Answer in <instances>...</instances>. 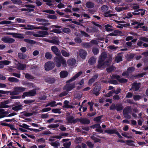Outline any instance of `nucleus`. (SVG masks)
I'll return each instance as SVG.
<instances>
[{
  "instance_id": "nucleus-1",
  "label": "nucleus",
  "mask_w": 148,
  "mask_h": 148,
  "mask_svg": "<svg viewBox=\"0 0 148 148\" xmlns=\"http://www.w3.org/2000/svg\"><path fill=\"white\" fill-rule=\"evenodd\" d=\"M107 54L106 52L102 53L99 57L98 60V64L97 66L98 68L102 69L108 66L111 63V60H110L109 61L105 62L104 63L103 62L106 58Z\"/></svg>"
},
{
  "instance_id": "nucleus-2",
  "label": "nucleus",
  "mask_w": 148,
  "mask_h": 148,
  "mask_svg": "<svg viewBox=\"0 0 148 148\" xmlns=\"http://www.w3.org/2000/svg\"><path fill=\"white\" fill-rule=\"evenodd\" d=\"M26 88L22 87H16L14 88V91H9L0 90V93L9 94L11 95H15L19 94V92L24 91Z\"/></svg>"
},
{
  "instance_id": "nucleus-3",
  "label": "nucleus",
  "mask_w": 148,
  "mask_h": 148,
  "mask_svg": "<svg viewBox=\"0 0 148 148\" xmlns=\"http://www.w3.org/2000/svg\"><path fill=\"white\" fill-rule=\"evenodd\" d=\"M23 26L24 27L25 29H41L46 30H48V28L46 27H36L31 25H27V26H26L25 25H23Z\"/></svg>"
},
{
  "instance_id": "nucleus-4",
  "label": "nucleus",
  "mask_w": 148,
  "mask_h": 148,
  "mask_svg": "<svg viewBox=\"0 0 148 148\" xmlns=\"http://www.w3.org/2000/svg\"><path fill=\"white\" fill-rule=\"evenodd\" d=\"M48 34V32L45 31H41L37 32L34 34L33 35L34 36L38 37H44Z\"/></svg>"
},
{
  "instance_id": "nucleus-5",
  "label": "nucleus",
  "mask_w": 148,
  "mask_h": 148,
  "mask_svg": "<svg viewBox=\"0 0 148 148\" xmlns=\"http://www.w3.org/2000/svg\"><path fill=\"white\" fill-rule=\"evenodd\" d=\"M55 66V64L52 62H48L45 64V69L46 71H49L51 69Z\"/></svg>"
},
{
  "instance_id": "nucleus-6",
  "label": "nucleus",
  "mask_w": 148,
  "mask_h": 148,
  "mask_svg": "<svg viewBox=\"0 0 148 148\" xmlns=\"http://www.w3.org/2000/svg\"><path fill=\"white\" fill-rule=\"evenodd\" d=\"M1 40L4 42L8 43H11L14 42L15 41V40L14 39L8 36L3 37L2 38Z\"/></svg>"
},
{
  "instance_id": "nucleus-7",
  "label": "nucleus",
  "mask_w": 148,
  "mask_h": 148,
  "mask_svg": "<svg viewBox=\"0 0 148 148\" xmlns=\"http://www.w3.org/2000/svg\"><path fill=\"white\" fill-rule=\"evenodd\" d=\"M36 94V91L34 90H32L29 92H24L23 94L22 97L23 98H25L26 96H34Z\"/></svg>"
},
{
  "instance_id": "nucleus-8",
  "label": "nucleus",
  "mask_w": 148,
  "mask_h": 148,
  "mask_svg": "<svg viewBox=\"0 0 148 148\" xmlns=\"http://www.w3.org/2000/svg\"><path fill=\"white\" fill-rule=\"evenodd\" d=\"M112 77L113 79H115L121 83H125L127 82V80L123 78H121L117 75H114L112 76Z\"/></svg>"
},
{
  "instance_id": "nucleus-9",
  "label": "nucleus",
  "mask_w": 148,
  "mask_h": 148,
  "mask_svg": "<svg viewBox=\"0 0 148 148\" xmlns=\"http://www.w3.org/2000/svg\"><path fill=\"white\" fill-rule=\"evenodd\" d=\"M75 87V84H66L64 87V90L67 91L72 90Z\"/></svg>"
},
{
  "instance_id": "nucleus-10",
  "label": "nucleus",
  "mask_w": 148,
  "mask_h": 148,
  "mask_svg": "<svg viewBox=\"0 0 148 148\" xmlns=\"http://www.w3.org/2000/svg\"><path fill=\"white\" fill-rule=\"evenodd\" d=\"M91 127L92 128H96V131L99 132L100 133H102L103 132V131L101 130V127L99 124H96L91 126Z\"/></svg>"
},
{
  "instance_id": "nucleus-11",
  "label": "nucleus",
  "mask_w": 148,
  "mask_h": 148,
  "mask_svg": "<svg viewBox=\"0 0 148 148\" xmlns=\"http://www.w3.org/2000/svg\"><path fill=\"white\" fill-rule=\"evenodd\" d=\"M134 70V68L133 67H131L128 68L126 72H124L122 74L123 76L128 75L130 73L133 72Z\"/></svg>"
},
{
  "instance_id": "nucleus-12",
  "label": "nucleus",
  "mask_w": 148,
  "mask_h": 148,
  "mask_svg": "<svg viewBox=\"0 0 148 148\" xmlns=\"http://www.w3.org/2000/svg\"><path fill=\"white\" fill-rule=\"evenodd\" d=\"M7 34L12 35L13 37L16 38H24L22 35L16 33H7Z\"/></svg>"
},
{
  "instance_id": "nucleus-13",
  "label": "nucleus",
  "mask_w": 148,
  "mask_h": 148,
  "mask_svg": "<svg viewBox=\"0 0 148 148\" xmlns=\"http://www.w3.org/2000/svg\"><path fill=\"white\" fill-rule=\"evenodd\" d=\"M52 51L56 55L59 56L60 53L58 49L55 46H53L51 47Z\"/></svg>"
},
{
  "instance_id": "nucleus-14",
  "label": "nucleus",
  "mask_w": 148,
  "mask_h": 148,
  "mask_svg": "<svg viewBox=\"0 0 148 148\" xmlns=\"http://www.w3.org/2000/svg\"><path fill=\"white\" fill-rule=\"evenodd\" d=\"M67 63L69 66H75L76 64V60L73 58L70 59L67 61Z\"/></svg>"
},
{
  "instance_id": "nucleus-15",
  "label": "nucleus",
  "mask_w": 148,
  "mask_h": 148,
  "mask_svg": "<svg viewBox=\"0 0 148 148\" xmlns=\"http://www.w3.org/2000/svg\"><path fill=\"white\" fill-rule=\"evenodd\" d=\"M121 89L120 88L117 89L116 91L114 90H112L108 94V95H106V97H109L111 96L113 93H115L116 94H118L120 92Z\"/></svg>"
},
{
  "instance_id": "nucleus-16",
  "label": "nucleus",
  "mask_w": 148,
  "mask_h": 148,
  "mask_svg": "<svg viewBox=\"0 0 148 148\" xmlns=\"http://www.w3.org/2000/svg\"><path fill=\"white\" fill-rule=\"evenodd\" d=\"M79 54L82 58L84 59L86 56V52L84 50H81L79 51Z\"/></svg>"
},
{
  "instance_id": "nucleus-17",
  "label": "nucleus",
  "mask_w": 148,
  "mask_h": 148,
  "mask_svg": "<svg viewBox=\"0 0 148 148\" xmlns=\"http://www.w3.org/2000/svg\"><path fill=\"white\" fill-rule=\"evenodd\" d=\"M54 26L57 29H53L52 31V32L58 34H60L62 32L61 30L60 29L61 28V26L57 25H54Z\"/></svg>"
},
{
  "instance_id": "nucleus-18",
  "label": "nucleus",
  "mask_w": 148,
  "mask_h": 148,
  "mask_svg": "<svg viewBox=\"0 0 148 148\" xmlns=\"http://www.w3.org/2000/svg\"><path fill=\"white\" fill-rule=\"evenodd\" d=\"M60 59V56L58 57H55L54 58V60L56 62V66L58 67H60L61 65V62L59 60Z\"/></svg>"
},
{
  "instance_id": "nucleus-19",
  "label": "nucleus",
  "mask_w": 148,
  "mask_h": 148,
  "mask_svg": "<svg viewBox=\"0 0 148 148\" xmlns=\"http://www.w3.org/2000/svg\"><path fill=\"white\" fill-rule=\"evenodd\" d=\"M9 103V101L8 100H7L1 103L0 104L1 107L2 108H8L9 106L8 105H6V104Z\"/></svg>"
},
{
  "instance_id": "nucleus-20",
  "label": "nucleus",
  "mask_w": 148,
  "mask_h": 148,
  "mask_svg": "<svg viewBox=\"0 0 148 148\" xmlns=\"http://www.w3.org/2000/svg\"><path fill=\"white\" fill-rule=\"evenodd\" d=\"M130 109L131 108L130 107L128 106L126 107L124 110L123 111V114L124 116L125 117H127V115L128 114L129 112Z\"/></svg>"
},
{
  "instance_id": "nucleus-21",
  "label": "nucleus",
  "mask_w": 148,
  "mask_h": 148,
  "mask_svg": "<svg viewBox=\"0 0 148 148\" xmlns=\"http://www.w3.org/2000/svg\"><path fill=\"white\" fill-rule=\"evenodd\" d=\"M8 113L6 111H5L3 109L0 110V119L5 116Z\"/></svg>"
},
{
  "instance_id": "nucleus-22",
  "label": "nucleus",
  "mask_w": 148,
  "mask_h": 148,
  "mask_svg": "<svg viewBox=\"0 0 148 148\" xmlns=\"http://www.w3.org/2000/svg\"><path fill=\"white\" fill-rule=\"evenodd\" d=\"M131 24L132 25H136V26L135 27L138 28L139 27H140L143 25V23H139L137 21L133 22Z\"/></svg>"
},
{
  "instance_id": "nucleus-23",
  "label": "nucleus",
  "mask_w": 148,
  "mask_h": 148,
  "mask_svg": "<svg viewBox=\"0 0 148 148\" xmlns=\"http://www.w3.org/2000/svg\"><path fill=\"white\" fill-rule=\"evenodd\" d=\"M82 72H79L77 73L73 77L70 79L68 82H71L75 80L77 78L79 77L82 74Z\"/></svg>"
},
{
  "instance_id": "nucleus-24",
  "label": "nucleus",
  "mask_w": 148,
  "mask_h": 148,
  "mask_svg": "<svg viewBox=\"0 0 148 148\" xmlns=\"http://www.w3.org/2000/svg\"><path fill=\"white\" fill-rule=\"evenodd\" d=\"M68 73L65 71H62L60 73V75L61 78H64L67 76Z\"/></svg>"
},
{
  "instance_id": "nucleus-25",
  "label": "nucleus",
  "mask_w": 148,
  "mask_h": 148,
  "mask_svg": "<svg viewBox=\"0 0 148 148\" xmlns=\"http://www.w3.org/2000/svg\"><path fill=\"white\" fill-rule=\"evenodd\" d=\"M129 6H127L125 7H118L115 8V10L118 12H120L121 11L127 10L129 8Z\"/></svg>"
},
{
  "instance_id": "nucleus-26",
  "label": "nucleus",
  "mask_w": 148,
  "mask_h": 148,
  "mask_svg": "<svg viewBox=\"0 0 148 148\" xmlns=\"http://www.w3.org/2000/svg\"><path fill=\"white\" fill-rule=\"evenodd\" d=\"M100 89L99 86H97L95 87L93 90V93L96 95H98L99 94V92Z\"/></svg>"
},
{
  "instance_id": "nucleus-27",
  "label": "nucleus",
  "mask_w": 148,
  "mask_h": 148,
  "mask_svg": "<svg viewBox=\"0 0 148 148\" xmlns=\"http://www.w3.org/2000/svg\"><path fill=\"white\" fill-rule=\"evenodd\" d=\"M59 60L60 61V62L63 66H66V61L63 59V58L62 56H60V59Z\"/></svg>"
},
{
  "instance_id": "nucleus-28",
  "label": "nucleus",
  "mask_w": 148,
  "mask_h": 148,
  "mask_svg": "<svg viewBox=\"0 0 148 148\" xmlns=\"http://www.w3.org/2000/svg\"><path fill=\"white\" fill-rule=\"evenodd\" d=\"M50 144L55 148H58V146H60V144L58 142H51L50 143Z\"/></svg>"
},
{
  "instance_id": "nucleus-29",
  "label": "nucleus",
  "mask_w": 148,
  "mask_h": 148,
  "mask_svg": "<svg viewBox=\"0 0 148 148\" xmlns=\"http://www.w3.org/2000/svg\"><path fill=\"white\" fill-rule=\"evenodd\" d=\"M116 130L114 129H108L105 131V132L108 134H115Z\"/></svg>"
},
{
  "instance_id": "nucleus-30",
  "label": "nucleus",
  "mask_w": 148,
  "mask_h": 148,
  "mask_svg": "<svg viewBox=\"0 0 148 148\" xmlns=\"http://www.w3.org/2000/svg\"><path fill=\"white\" fill-rule=\"evenodd\" d=\"M140 84H139L134 83L132 86V88L134 90H138L140 88Z\"/></svg>"
},
{
  "instance_id": "nucleus-31",
  "label": "nucleus",
  "mask_w": 148,
  "mask_h": 148,
  "mask_svg": "<svg viewBox=\"0 0 148 148\" xmlns=\"http://www.w3.org/2000/svg\"><path fill=\"white\" fill-rule=\"evenodd\" d=\"M25 65L21 63H18L17 66L16 67L19 69L23 70L25 68Z\"/></svg>"
},
{
  "instance_id": "nucleus-32",
  "label": "nucleus",
  "mask_w": 148,
  "mask_h": 148,
  "mask_svg": "<svg viewBox=\"0 0 148 148\" xmlns=\"http://www.w3.org/2000/svg\"><path fill=\"white\" fill-rule=\"evenodd\" d=\"M22 106L21 105H19L12 107V109L15 111H18L22 109Z\"/></svg>"
},
{
  "instance_id": "nucleus-33",
  "label": "nucleus",
  "mask_w": 148,
  "mask_h": 148,
  "mask_svg": "<svg viewBox=\"0 0 148 148\" xmlns=\"http://www.w3.org/2000/svg\"><path fill=\"white\" fill-rule=\"evenodd\" d=\"M43 1L46 3L47 5L49 6H51L53 5V4L51 3H52L54 2L53 0H43Z\"/></svg>"
},
{
  "instance_id": "nucleus-34",
  "label": "nucleus",
  "mask_w": 148,
  "mask_h": 148,
  "mask_svg": "<svg viewBox=\"0 0 148 148\" xmlns=\"http://www.w3.org/2000/svg\"><path fill=\"white\" fill-rule=\"evenodd\" d=\"M122 57L120 55H118L115 58V61L117 63L122 61Z\"/></svg>"
},
{
  "instance_id": "nucleus-35",
  "label": "nucleus",
  "mask_w": 148,
  "mask_h": 148,
  "mask_svg": "<svg viewBox=\"0 0 148 148\" xmlns=\"http://www.w3.org/2000/svg\"><path fill=\"white\" fill-rule=\"evenodd\" d=\"M67 119L69 123H75L76 122V121L74 120L73 117L72 116H70L67 118Z\"/></svg>"
},
{
  "instance_id": "nucleus-36",
  "label": "nucleus",
  "mask_w": 148,
  "mask_h": 148,
  "mask_svg": "<svg viewBox=\"0 0 148 148\" xmlns=\"http://www.w3.org/2000/svg\"><path fill=\"white\" fill-rule=\"evenodd\" d=\"M96 60V59L95 58L92 57L89 59L88 62L90 64L92 65L95 62Z\"/></svg>"
},
{
  "instance_id": "nucleus-37",
  "label": "nucleus",
  "mask_w": 148,
  "mask_h": 148,
  "mask_svg": "<svg viewBox=\"0 0 148 148\" xmlns=\"http://www.w3.org/2000/svg\"><path fill=\"white\" fill-rule=\"evenodd\" d=\"M80 122L84 124H88L90 123V121L86 119H80Z\"/></svg>"
},
{
  "instance_id": "nucleus-38",
  "label": "nucleus",
  "mask_w": 148,
  "mask_h": 148,
  "mask_svg": "<svg viewBox=\"0 0 148 148\" xmlns=\"http://www.w3.org/2000/svg\"><path fill=\"white\" fill-rule=\"evenodd\" d=\"M8 80L10 82H17L19 81V80L17 78L14 77H10L8 79Z\"/></svg>"
},
{
  "instance_id": "nucleus-39",
  "label": "nucleus",
  "mask_w": 148,
  "mask_h": 148,
  "mask_svg": "<svg viewBox=\"0 0 148 148\" xmlns=\"http://www.w3.org/2000/svg\"><path fill=\"white\" fill-rule=\"evenodd\" d=\"M64 105L63 106L64 108H71L72 106L68 104L69 102L68 101L66 100L64 102Z\"/></svg>"
},
{
  "instance_id": "nucleus-40",
  "label": "nucleus",
  "mask_w": 148,
  "mask_h": 148,
  "mask_svg": "<svg viewBox=\"0 0 148 148\" xmlns=\"http://www.w3.org/2000/svg\"><path fill=\"white\" fill-rule=\"evenodd\" d=\"M141 11V12H139L138 13H136L135 12H133V14L134 15H138L140 14V13L141 15H143L145 13V10H143V9H140L139 10V11Z\"/></svg>"
},
{
  "instance_id": "nucleus-41",
  "label": "nucleus",
  "mask_w": 148,
  "mask_h": 148,
  "mask_svg": "<svg viewBox=\"0 0 148 148\" xmlns=\"http://www.w3.org/2000/svg\"><path fill=\"white\" fill-rule=\"evenodd\" d=\"M56 102L55 101H52L48 103L45 106V107H47L50 106L51 107H53L56 106Z\"/></svg>"
},
{
  "instance_id": "nucleus-42",
  "label": "nucleus",
  "mask_w": 148,
  "mask_h": 148,
  "mask_svg": "<svg viewBox=\"0 0 148 148\" xmlns=\"http://www.w3.org/2000/svg\"><path fill=\"white\" fill-rule=\"evenodd\" d=\"M86 6L89 8H92L94 7V5L93 3L89 2L86 3Z\"/></svg>"
},
{
  "instance_id": "nucleus-43",
  "label": "nucleus",
  "mask_w": 148,
  "mask_h": 148,
  "mask_svg": "<svg viewBox=\"0 0 148 148\" xmlns=\"http://www.w3.org/2000/svg\"><path fill=\"white\" fill-rule=\"evenodd\" d=\"M45 58L48 59H51L52 58V55L50 53L47 52L45 54Z\"/></svg>"
},
{
  "instance_id": "nucleus-44",
  "label": "nucleus",
  "mask_w": 148,
  "mask_h": 148,
  "mask_svg": "<svg viewBox=\"0 0 148 148\" xmlns=\"http://www.w3.org/2000/svg\"><path fill=\"white\" fill-rule=\"evenodd\" d=\"M18 57L21 59H23L26 58V55L22 53H19L18 54Z\"/></svg>"
},
{
  "instance_id": "nucleus-45",
  "label": "nucleus",
  "mask_w": 148,
  "mask_h": 148,
  "mask_svg": "<svg viewBox=\"0 0 148 148\" xmlns=\"http://www.w3.org/2000/svg\"><path fill=\"white\" fill-rule=\"evenodd\" d=\"M117 22H118L119 23H118V24L119 25H117L116 26V27L120 28H123V27H125V25H123V24H120V23H123L122 21H116Z\"/></svg>"
},
{
  "instance_id": "nucleus-46",
  "label": "nucleus",
  "mask_w": 148,
  "mask_h": 148,
  "mask_svg": "<svg viewBox=\"0 0 148 148\" xmlns=\"http://www.w3.org/2000/svg\"><path fill=\"white\" fill-rule=\"evenodd\" d=\"M62 55L65 57H67L69 56V53L64 50H62Z\"/></svg>"
},
{
  "instance_id": "nucleus-47",
  "label": "nucleus",
  "mask_w": 148,
  "mask_h": 148,
  "mask_svg": "<svg viewBox=\"0 0 148 148\" xmlns=\"http://www.w3.org/2000/svg\"><path fill=\"white\" fill-rule=\"evenodd\" d=\"M59 42L57 39H54L51 40V43H53L54 44L58 45Z\"/></svg>"
},
{
  "instance_id": "nucleus-48",
  "label": "nucleus",
  "mask_w": 148,
  "mask_h": 148,
  "mask_svg": "<svg viewBox=\"0 0 148 148\" xmlns=\"http://www.w3.org/2000/svg\"><path fill=\"white\" fill-rule=\"evenodd\" d=\"M11 23L12 22L10 21H4L0 22V25L9 24Z\"/></svg>"
},
{
  "instance_id": "nucleus-49",
  "label": "nucleus",
  "mask_w": 148,
  "mask_h": 148,
  "mask_svg": "<svg viewBox=\"0 0 148 148\" xmlns=\"http://www.w3.org/2000/svg\"><path fill=\"white\" fill-rule=\"evenodd\" d=\"M71 145V142H66L63 144V146L65 148H69Z\"/></svg>"
},
{
  "instance_id": "nucleus-50",
  "label": "nucleus",
  "mask_w": 148,
  "mask_h": 148,
  "mask_svg": "<svg viewBox=\"0 0 148 148\" xmlns=\"http://www.w3.org/2000/svg\"><path fill=\"white\" fill-rule=\"evenodd\" d=\"M53 112L55 113L60 114L61 112L60 111V109H53L52 110Z\"/></svg>"
},
{
  "instance_id": "nucleus-51",
  "label": "nucleus",
  "mask_w": 148,
  "mask_h": 148,
  "mask_svg": "<svg viewBox=\"0 0 148 148\" xmlns=\"http://www.w3.org/2000/svg\"><path fill=\"white\" fill-rule=\"evenodd\" d=\"M92 51L94 55L97 54L99 52V50L97 48H94L92 49Z\"/></svg>"
},
{
  "instance_id": "nucleus-52",
  "label": "nucleus",
  "mask_w": 148,
  "mask_h": 148,
  "mask_svg": "<svg viewBox=\"0 0 148 148\" xmlns=\"http://www.w3.org/2000/svg\"><path fill=\"white\" fill-rule=\"evenodd\" d=\"M13 3L14 4H18L20 5L21 3V2L20 0H11Z\"/></svg>"
},
{
  "instance_id": "nucleus-53",
  "label": "nucleus",
  "mask_w": 148,
  "mask_h": 148,
  "mask_svg": "<svg viewBox=\"0 0 148 148\" xmlns=\"http://www.w3.org/2000/svg\"><path fill=\"white\" fill-rule=\"evenodd\" d=\"M0 62L2 64L6 65H8L11 63L10 61L6 60L1 61Z\"/></svg>"
},
{
  "instance_id": "nucleus-54",
  "label": "nucleus",
  "mask_w": 148,
  "mask_h": 148,
  "mask_svg": "<svg viewBox=\"0 0 148 148\" xmlns=\"http://www.w3.org/2000/svg\"><path fill=\"white\" fill-rule=\"evenodd\" d=\"M104 16L105 17H110L113 16H116V15L115 14H110L109 12H107L105 13Z\"/></svg>"
},
{
  "instance_id": "nucleus-55",
  "label": "nucleus",
  "mask_w": 148,
  "mask_h": 148,
  "mask_svg": "<svg viewBox=\"0 0 148 148\" xmlns=\"http://www.w3.org/2000/svg\"><path fill=\"white\" fill-rule=\"evenodd\" d=\"M19 126L20 127H23L24 128L28 130L29 129V126L23 123L21 125H20Z\"/></svg>"
},
{
  "instance_id": "nucleus-56",
  "label": "nucleus",
  "mask_w": 148,
  "mask_h": 148,
  "mask_svg": "<svg viewBox=\"0 0 148 148\" xmlns=\"http://www.w3.org/2000/svg\"><path fill=\"white\" fill-rule=\"evenodd\" d=\"M59 125L57 124H53L50 125L48 126V127L49 128H55L58 127Z\"/></svg>"
},
{
  "instance_id": "nucleus-57",
  "label": "nucleus",
  "mask_w": 148,
  "mask_h": 148,
  "mask_svg": "<svg viewBox=\"0 0 148 148\" xmlns=\"http://www.w3.org/2000/svg\"><path fill=\"white\" fill-rule=\"evenodd\" d=\"M26 42L32 44H34L36 43V42L33 40L29 39H25L24 40Z\"/></svg>"
},
{
  "instance_id": "nucleus-58",
  "label": "nucleus",
  "mask_w": 148,
  "mask_h": 148,
  "mask_svg": "<svg viewBox=\"0 0 148 148\" xmlns=\"http://www.w3.org/2000/svg\"><path fill=\"white\" fill-rule=\"evenodd\" d=\"M62 138V137L61 136V134L59 136H54L51 138L49 139V141H52L53 140V139L54 138H56L58 139H60Z\"/></svg>"
},
{
  "instance_id": "nucleus-59",
  "label": "nucleus",
  "mask_w": 148,
  "mask_h": 148,
  "mask_svg": "<svg viewBox=\"0 0 148 148\" xmlns=\"http://www.w3.org/2000/svg\"><path fill=\"white\" fill-rule=\"evenodd\" d=\"M43 12L48 13L50 14H55L54 11L50 10H47L43 11Z\"/></svg>"
},
{
  "instance_id": "nucleus-60",
  "label": "nucleus",
  "mask_w": 148,
  "mask_h": 148,
  "mask_svg": "<svg viewBox=\"0 0 148 148\" xmlns=\"http://www.w3.org/2000/svg\"><path fill=\"white\" fill-rule=\"evenodd\" d=\"M108 9V7L106 5H104L101 7V10L103 12L106 11Z\"/></svg>"
},
{
  "instance_id": "nucleus-61",
  "label": "nucleus",
  "mask_w": 148,
  "mask_h": 148,
  "mask_svg": "<svg viewBox=\"0 0 148 148\" xmlns=\"http://www.w3.org/2000/svg\"><path fill=\"white\" fill-rule=\"evenodd\" d=\"M110 1L116 4H119L121 1V0H116V1L115 0H110Z\"/></svg>"
},
{
  "instance_id": "nucleus-62",
  "label": "nucleus",
  "mask_w": 148,
  "mask_h": 148,
  "mask_svg": "<svg viewBox=\"0 0 148 148\" xmlns=\"http://www.w3.org/2000/svg\"><path fill=\"white\" fill-rule=\"evenodd\" d=\"M25 78L29 79H32L34 78L33 76L28 74H26L25 75Z\"/></svg>"
},
{
  "instance_id": "nucleus-63",
  "label": "nucleus",
  "mask_w": 148,
  "mask_h": 148,
  "mask_svg": "<svg viewBox=\"0 0 148 148\" xmlns=\"http://www.w3.org/2000/svg\"><path fill=\"white\" fill-rule=\"evenodd\" d=\"M102 116H99L95 118L94 120V121L97 122H100L101 121V119Z\"/></svg>"
},
{
  "instance_id": "nucleus-64",
  "label": "nucleus",
  "mask_w": 148,
  "mask_h": 148,
  "mask_svg": "<svg viewBox=\"0 0 148 148\" xmlns=\"http://www.w3.org/2000/svg\"><path fill=\"white\" fill-rule=\"evenodd\" d=\"M51 110V108H46L43 109L41 111L42 112H45L49 111L50 110Z\"/></svg>"
}]
</instances>
